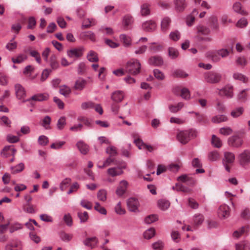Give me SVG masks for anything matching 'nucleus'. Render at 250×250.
<instances>
[{
  "label": "nucleus",
  "instance_id": "obj_1",
  "mask_svg": "<svg viewBox=\"0 0 250 250\" xmlns=\"http://www.w3.org/2000/svg\"><path fill=\"white\" fill-rule=\"evenodd\" d=\"M141 65L136 59H132L128 61L125 66L126 72L133 75H136L140 72Z\"/></svg>",
  "mask_w": 250,
  "mask_h": 250
},
{
  "label": "nucleus",
  "instance_id": "obj_2",
  "mask_svg": "<svg viewBox=\"0 0 250 250\" xmlns=\"http://www.w3.org/2000/svg\"><path fill=\"white\" fill-rule=\"evenodd\" d=\"M206 82L209 83H217L222 79V75L216 71H211L206 73L204 75Z\"/></svg>",
  "mask_w": 250,
  "mask_h": 250
},
{
  "label": "nucleus",
  "instance_id": "obj_3",
  "mask_svg": "<svg viewBox=\"0 0 250 250\" xmlns=\"http://www.w3.org/2000/svg\"><path fill=\"white\" fill-rule=\"evenodd\" d=\"M210 32L209 28L207 26L200 25L197 27V33L198 34V40L209 42L212 41V38L209 36L205 37H200L202 35H208Z\"/></svg>",
  "mask_w": 250,
  "mask_h": 250
},
{
  "label": "nucleus",
  "instance_id": "obj_4",
  "mask_svg": "<svg viewBox=\"0 0 250 250\" xmlns=\"http://www.w3.org/2000/svg\"><path fill=\"white\" fill-rule=\"evenodd\" d=\"M218 94L220 96H225L226 98L231 99L234 96L233 86L228 84L222 88L219 89Z\"/></svg>",
  "mask_w": 250,
  "mask_h": 250
},
{
  "label": "nucleus",
  "instance_id": "obj_5",
  "mask_svg": "<svg viewBox=\"0 0 250 250\" xmlns=\"http://www.w3.org/2000/svg\"><path fill=\"white\" fill-rule=\"evenodd\" d=\"M238 159L240 164L245 166L250 163V151L245 150L238 156Z\"/></svg>",
  "mask_w": 250,
  "mask_h": 250
},
{
  "label": "nucleus",
  "instance_id": "obj_6",
  "mask_svg": "<svg viewBox=\"0 0 250 250\" xmlns=\"http://www.w3.org/2000/svg\"><path fill=\"white\" fill-rule=\"evenodd\" d=\"M126 165L124 164L121 166L109 168L107 170V174L111 177H115L123 173V169L125 168Z\"/></svg>",
  "mask_w": 250,
  "mask_h": 250
},
{
  "label": "nucleus",
  "instance_id": "obj_7",
  "mask_svg": "<svg viewBox=\"0 0 250 250\" xmlns=\"http://www.w3.org/2000/svg\"><path fill=\"white\" fill-rule=\"evenodd\" d=\"M23 245L19 240H13L7 243L5 247V250H22Z\"/></svg>",
  "mask_w": 250,
  "mask_h": 250
},
{
  "label": "nucleus",
  "instance_id": "obj_8",
  "mask_svg": "<svg viewBox=\"0 0 250 250\" xmlns=\"http://www.w3.org/2000/svg\"><path fill=\"white\" fill-rule=\"evenodd\" d=\"M84 50V48L83 46H80L78 48H74L68 50L67 51V54L69 58H77L83 56Z\"/></svg>",
  "mask_w": 250,
  "mask_h": 250
},
{
  "label": "nucleus",
  "instance_id": "obj_9",
  "mask_svg": "<svg viewBox=\"0 0 250 250\" xmlns=\"http://www.w3.org/2000/svg\"><path fill=\"white\" fill-rule=\"evenodd\" d=\"M218 214L220 217L228 218L230 215L229 207L226 204L221 205L218 210Z\"/></svg>",
  "mask_w": 250,
  "mask_h": 250
},
{
  "label": "nucleus",
  "instance_id": "obj_10",
  "mask_svg": "<svg viewBox=\"0 0 250 250\" xmlns=\"http://www.w3.org/2000/svg\"><path fill=\"white\" fill-rule=\"evenodd\" d=\"M243 140L238 136L235 135L229 138L228 140L229 145L235 147H239L243 144Z\"/></svg>",
  "mask_w": 250,
  "mask_h": 250
},
{
  "label": "nucleus",
  "instance_id": "obj_11",
  "mask_svg": "<svg viewBox=\"0 0 250 250\" xmlns=\"http://www.w3.org/2000/svg\"><path fill=\"white\" fill-rule=\"evenodd\" d=\"M128 185V183L126 180L121 181L116 190V194L119 196L123 195L126 192Z\"/></svg>",
  "mask_w": 250,
  "mask_h": 250
},
{
  "label": "nucleus",
  "instance_id": "obj_12",
  "mask_svg": "<svg viewBox=\"0 0 250 250\" xmlns=\"http://www.w3.org/2000/svg\"><path fill=\"white\" fill-rule=\"evenodd\" d=\"M156 23L153 20L146 21L142 24L143 29L146 32H153L156 29Z\"/></svg>",
  "mask_w": 250,
  "mask_h": 250
},
{
  "label": "nucleus",
  "instance_id": "obj_13",
  "mask_svg": "<svg viewBox=\"0 0 250 250\" xmlns=\"http://www.w3.org/2000/svg\"><path fill=\"white\" fill-rule=\"evenodd\" d=\"M127 205L130 211L135 212L138 210L139 203L137 199L135 198H130L127 200Z\"/></svg>",
  "mask_w": 250,
  "mask_h": 250
},
{
  "label": "nucleus",
  "instance_id": "obj_14",
  "mask_svg": "<svg viewBox=\"0 0 250 250\" xmlns=\"http://www.w3.org/2000/svg\"><path fill=\"white\" fill-rule=\"evenodd\" d=\"M206 56L213 62H218L221 60L217 50L208 51Z\"/></svg>",
  "mask_w": 250,
  "mask_h": 250
},
{
  "label": "nucleus",
  "instance_id": "obj_15",
  "mask_svg": "<svg viewBox=\"0 0 250 250\" xmlns=\"http://www.w3.org/2000/svg\"><path fill=\"white\" fill-rule=\"evenodd\" d=\"M15 93L17 98L23 99L26 96V92L23 87L20 84L17 83L15 85Z\"/></svg>",
  "mask_w": 250,
  "mask_h": 250
},
{
  "label": "nucleus",
  "instance_id": "obj_16",
  "mask_svg": "<svg viewBox=\"0 0 250 250\" xmlns=\"http://www.w3.org/2000/svg\"><path fill=\"white\" fill-rule=\"evenodd\" d=\"M188 133L186 130L180 131L177 135L178 140L182 144H187L190 140Z\"/></svg>",
  "mask_w": 250,
  "mask_h": 250
},
{
  "label": "nucleus",
  "instance_id": "obj_17",
  "mask_svg": "<svg viewBox=\"0 0 250 250\" xmlns=\"http://www.w3.org/2000/svg\"><path fill=\"white\" fill-rule=\"evenodd\" d=\"M173 2L175 10L179 12L184 11L187 5L186 0H174Z\"/></svg>",
  "mask_w": 250,
  "mask_h": 250
},
{
  "label": "nucleus",
  "instance_id": "obj_18",
  "mask_svg": "<svg viewBox=\"0 0 250 250\" xmlns=\"http://www.w3.org/2000/svg\"><path fill=\"white\" fill-rule=\"evenodd\" d=\"M249 91V89H245L240 91L237 95L238 99L243 102H246L250 96Z\"/></svg>",
  "mask_w": 250,
  "mask_h": 250
},
{
  "label": "nucleus",
  "instance_id": "obj_19",
  "mask_svg": "<svg viewBox=\"0 0 250 250\" xmlns=\"http://www.w3.org/2000/svg\"><path fill=\"white\" fill-rule=\"evenodd\" d=\"M148 63L150 65L159 66L163 64V60L160 56H155L149 59Z\"/></svg>",
  "mask_w": 250,
  "mask_h": 250
},
{
  "label": "nucleus",
  "instance_id": "obj_20",
  "mask_svg": "<svg viewBox=\"0 0 250 250\" xmlns=\"http://www.w3.org/2000/svg\"><path fill=\"white\" fill-rule=\"evenodd\" d=\"M178 91H180V96L185 100H188L190 99V94L189 90L187 88H183L181 89L175 88L174 92L178 94Z\"/></svg>",
  "mask_w": 250,
  "mask_h": 250
},
{
  "label": "nucleus",
  "instance_id": "obj_21",
  "mask_svg": "<svg viewBox=\"0 0 250 250\" xmlns=\"http://www.w3.org/2000/svg\"><path fill=\"white\" fill-rule=\"evenodd\" d=\"M87 84V81L82 78H79L75 82L74 88L77 90H82Z\"/></svg>",
  "mask_w": 250,
  "mask_h": 250
},
{
  "label": "nucleus",
  "instance_id": "obj_22",
  "mask_svg": "<svg viewBox=\"0 0 250 250\" xmlns=\"http://www.w3.org/2000/svg\"><path fill=\"white\" fill-rule=\"evenodd\" d=\"M134 20L132 16L130 15H125L123 19L122 24L125 30H127L128 27L131 25Z\"/></svg>",
  "mask_w": 250,
  "mask_h": 250
},
{
  "label": "nucleus",
  "instance_id": "obj_23",
  "mask_svg": "<svg viewBox=\"0 0 250 250\" xmlns=\"http://www.w3.org/2000/svg\"><path fill=\"white\" fill-rule=\"evenodd\" d=\"M111 98L116 103H120L124 98V92L120 90L115 91L112 94Z\"/></svg>",
  "mask_w": 250,
  "mask_h": 250
},
{
  "label": "nucleus",
  "instance_id": "obj_24",
  "mask_svg": "<svg viewBox=\"0 0 250 250\" xmlns=\"http://www.w3.org/2000/svg\"><path fill=\"white\" fill-rule=\"evenodd\" d=\"M235 160V155L230 152H225L224 153V158L223 160V164L233 163Z\"/></svg>",
  "mask_w": 250,
  "mask_h": 250
},
{
  "label": "nucleus",
  "instance_id": "obj_25",
  "mask_svg": "<svg viewBox=\"0 0 250 250\" xmlns=\"http://www.w3.org/2000/svg\"><path fill=\"white\" fill-rule=\"evenodd\" d=\"M83 243L85 246L89 247L92 249L97 245L98 240L96 237L87 238L83 241Z\"/></svg>",
  "mask_w": 250,
  "mask_h": 250
},
{
  "label": "nucleus",
  "instance_id": "obj_26",
  "mask_svg": "<svg viewBox=\"0 0 250 250\" xmlns=\"http://www.w3.org/2000/svg\"><path fill=\"white\" fill-rule=\"evenodd\" d=\"M16 150L14 147V146H5L3 149L2 154L6 157L9 156H13L15 155Z\"/></svg>",
  "mask_w": 250,
  "mask_h": 250
},
{
  "label": "nucleus",
  "instance_id": "obj_27",
  "mask_svg": "<svg viewBox=\"0 0 250 250\" xmlns=\"http://www.w3.org/2000/svg\"><path fill=\"white\" fill-rule=\"evenodd\" d=\"M140 14L142 16H147L150 14V5L144 3L140 6Z\"/></svg>",
  "mask_w": 250,
  "mask_h": 250
},
{
  "label": "nucleus",
  "instance_id": "obj_28",
  "mask_svg": "<svg viewBox=\"0 0 250 250\" xmlns=\"http://www.w3.org/2000/svg\"><path fill=\"white\" fill-rule=\"evenodd\" d=\"M27 59V55L26 53H21L16 56L12 58V62L14 63H21Z\"/></svg>",
  "mask_w": 250,
  "mask_h": 250
},
{
  "label": "nucleus",
  "instance_id": "obj_29",
  "mask_svg": "<svg viewBox=\"0 0 250 250\" xmlns=\"http://www.w3.org/2000/svg\"><path fill=\"white\" fill-rule=\"evenodd\" d=\"M171 23V20L169 17H166L164 18L161 23V28L163 32H167L169 28Z\"/></svg>",
  "mask_w": 250,
  "mask_h": 250
},
{
  "label": "nucleus",
  "instance_id": "obj_30",
  "mask_svg": "<svg viewBox=\"0 0 250 250\" xmlns=\"http://www.w3.org/2000/svg\"><path fill=\"white\" fill-rule=\"evenodd\" d=\"M77 148L81 153L86 154L89 151V147L83 141H79L76 144Z\"/></svg>",
  "mask_w": 250,
  "mask_h": 250
},
{
  "label": "nucleus",
  "instance_id": "obj_31",
  "mask_svg": "<svg viewBox=\"0 0 250 250\" xmlns=\"http://www.w3.org/2000/svg\"><path fill=\"white\" fill-rule=\"evenodd\" d=\"M97 24V21L94 18H87L83 20L82 24V28H88Z\"/></svg>",
  "mask_w": 250,
  "mask_h": 250
},
{
  "label": "nucleus",
  "instance_id": "obj_32",
  "mask_svg": "<svg viewBox=\"0 0 250 250\" xmlns=\"http://www.w3.org/2000/svg\"><path fill=\"white\" fill-rule=\"evenodd\" d=\"M120 39L125 47H129L131 46L132 40L130 37L123 34L120 35Z\"/></svg>",
  "mask_w": 250,
  "mask_h": 250
},
{
  "label": "nucleus",
  "instance_id": "obj_33",
  "mask_svg": "<svg viewBox=\"0 0 250 250\" xmlns=\"http://www.w3.org/2000/svg\"><path fill=\"white\" fill-rule=\"evenodd\" d=\"M114 161V158L109 156L103 163L101 162H98L97 167L100 168H104L111 165Z\"/></svg>",
  "mask_w": 250,
  "mask_h": 250
},
{
  "label": "nucleus",
  "instance_id": "obj_34",
  "mask_svg": "<svg viewBox=\"0 0 250 250\" xmlns=\"http://www.w3.org/2000/svg\"><path fill=\"white\" fill-rule=\"evenodd\" d=\"M133 138H134V143L136 145V146L138 147L139 149H143L144 146L146 144H145L143 141L139 138H137L138 137L139 135L137 133H133L132 134Z\"/></svg>",
  "mask_w": 250,
  "mask_h": 250
},
{
  "label": "nucleus",
  "instance_id": "obj_35",
  "mask_svg": "<svg viewBox=\"0 0 250 250\" xmlns=\"http://www.w3.org/2000/svg\"><path fill=\"white\" fill-rule=\"evenodd\" d=\"M157 204L159 208L162 210H167L170 206L169 201L165 199H161L159 200L158 201Z\"/></svg>",
  "mask_w": 250,
  "mask_h": 250
},
{
  "label": "nucleus",
  "instance_id": "obj_36",
  "mask_svg": "<svg viewBox=\"0 0 250 250\" xmlns=\"http://www.w3.org/2000/svg\"><path fill=\"white\" fill-rule=\"evenodd\" d=\"M244 111L243 107H238L233 109L230 113V115L234 118H238L242 115Z\"/></svg>",
  "mask_w": 250,
  "mask_h": 250
},
{
  "label": "nucleus",
  "instance_id": "obj_37",
  "mask_svg": "<svg viewBox=\"0 0 250 250\" xmlns=\"http://www.w3.org/2000/svg\"><path fill=\"white\" fill-rule=\"evenodd\" d=\"M50 66L53 70H56L59 67V63L57 61V57L55 55H52L50 57Z\"/></svg>",
  "mask_w": 250,
  "mask_h": 250
},
{
  "label": "nucleus",
  "instance_id": "obj_38",
  "mask_svg": "<svg viewBox=\"0 0 250 250\" xmlns=\"http://www.w3.org/2000/svg\"><path fill=\"white\" fill-rule=\"evenodd\" d=\"M184 106L182 102L178 103L176 105H170L168 107L169 110L172 113H176L180 111Z\"/></svg>",
  "mask_w": 250,
  "mask_h": 250
},
{
  "label": "nucleus",
  "instance_id": "obj_39",
  "mask_svg": "<svg viewBox=\"0 0 250 250\" xmlns=\"http://www.w3.org/2000/svg\"><path fill=\"white\" fill-rule=\"evenodd\" d=\"M234 11L243 15H247L248 12L242 9L241 4L240 2H236L233 5Z\"/></svg>",
  "mask_w": 250,
  "mask_h": 250
},
{
  "label": "nucleus",
  "instance_id": "obj_40",
  "mask_svg": "<svg viewBox=\"0 0 250 250\" xmlns=\"http://www.w3.org/2000/svg\"><path fill=\"white\" fill-rule=\"evenodd\" d=\"M71 92V89L66 85H61L60 87V93L65 97L69 96Z\"/></svg>",
  "mask_w": 250,
  "mask_h": 250
},
{
  "label": "nucleus",
  "instance_id": "obj_41",
  "mask_svg": "<svg viewBox=\"0 0 250 250\" xmlns=\"http://www.w3.org/2000/svg\"><path fill=\"white\" fill-rule=\"evenodd\" d=\"M49 95L47 94H38L31 97L32 100L37 101H42L48 99Z\"/></svg>",
  "mask_w": 250,
  "mask_h": 250
},
{
  "label": "nucleus",
  "instance_id": "obj_42",
  "mask_svg": "<svg viewBox=\"0 0 250 250\" xmlns=\"http://www.w3.org/2000/svg\"><path fill=\"white\" fill-rule=\"evenodd\" d=\"M228 120V118L224 115H218L212 118L211 121L214 123H220L226 122Z\"/></svg>",
  "mask_w": 250,
  "mask_h": 250
},
{
  "label": "nucleus",
  "instance_id": "obj_43",
  "mask_svg": "<svg viewBox=\"0 0 250 250\" xmlns=\"http://www.w3.org/2000/svg\"><path fill=\"white\" fill-rule=\"evenodd\" d=\"M87 59L91 62H96L99 60L97 53L93 50L89 51L87 55Z\"/></svg>",
  "mask_w": 250,
  "mask_h": 250
},
{
  "label": "nucleus",
  "instance_id": "obj_44",
  "mask_svg": "<svg viewBox=\"0 0 250 250\" xmlns=\"http://www.w3.org/2000/svg\"><path fill=\"white\" fill-rule=\"evenodd\" d=\"M97 195L98 200L102 202H105L107 199V191L104 189H100L97 192Z\"/></svg>",
  "mask_w": 250,
  "mask_h": 250
},
{
  "label": "nucleus",
  "instance_id": "obj_45",
  "mask_svg": "<svg viewBox=\"0 0 250 250\" xmlns=\"http://www.w3.org/2000/svg\"><path fill=\"white\" fill-rule=\"evenodd\" d=\"M155 234V230L154 228H150L146 230L144 233V237L146 239L152 238Z\"/></svg>",
  "mask_w": 250,
  "mask_h": 250
},
{
  "label": "nucleus",
  "instance_id": "obj_46",
  "mask_svg": "<svg viewBox=\"0 0 250 250\" xmlns=\"http://www.w3.org/2000/svg\"><path fill=\"white\" fill-rule=\"evenodd\" d=\"M51 118L48 116H46L42 120V125L45 129H50V123H51Z\"/></svg>",
  "mask_w": 250,
  "mask_h": 250
},
{
  "label": "nucleus",
  "instance_id": "obj_47",
  "mask_svg": "<svg viewBox=\"0 0 250 250\" xmlns=\"http://www.w3.org/2000/svg\"><path fill=\"white\" fill-rule=\"evenodd\" d=\"M204 217L201 214H196L194 216L193 222L195 226L200 225L204 221Z\"/></svg>",
  "mask_w": 250,
  "mask_h": 250
},
{
  "label": "nucleus",
  "instance_id": "obj_48",
  "mask_svg": "<svg viewBox=\"0 0 250 250\" xmlns=\"http://www.w3.org/2000/svg\"><path fill=\"white\" fill-rule=\"evenodd\" d=\"M66 125V118L63 116L61 117L57 121V127L58 129L60 130L63 129Z\"/></svg>",
  "mask_w": 250,
  "mask_h": 250
},
{
  "label": "nucleus",
  "instance_id": "obj_49",
  "mask_svg": "<svg viewBox=\"0 0 250 250\" xmlns=\"http://www.w3.org/2000/svg\"><path fill=\"white\" fill-rule=\"evenodd\" d=\"M24 168V165L23 163H21L15 167H11L12 172L13 174L20 172L22 171Z\"/></svg>",
  "mask_w": 250,
  "mask_h": 250
},
{
  "label": "nucleus",
  "instance_id": "obj_50",
  "mask_svg": "<svg viewBox=\"0 0 250 250\" xmlns=\"http://www.w3.org/2000/svg\"><path fill=\"white\" fill-rule=\"evenodd\" d=\"M236 250H250V244L244 242L236 244Z\"/></svg>",
  "mask_w": 250,
  "mask_h": 250
},
{
  "label": "nucleus",
  "instance_id": "obj_51",
  "mask_svg": "<svg viewBox=\"0 0 250 250\" xmlns=\"http://www.w3.org/2000/svg\"><path fill=\"white\" fill-rule=\"evenodd\" d=\"M209 21H210V26L214 30H217L219 28L218 20L216 17L211 16L210 17Z\"/></svg>",
  "mask_w": 250,
  "mask_h": 250
},
{
  "label": "nucleus",
  "instance_id": "obj_52",
  "mask_svg": "<svg viewBox=\"0 0 250 250\" xmlns=\"http://www.w3.org/2000/svg\"><path fill=\"white\" fill-rule=\"evenodd\" d=\"M211 143L214 147L217 148L220 147L222 145L221 140L214 135L212 136Z\"/></svg>",
  "mask_w": 250,
  "mask_h": 250
},
{
  "label": "nucleus",
  "instance_id": "obj_53",
  "mask_svg": "<svg viewBox=\"0 0 250 250\" xmlns=\"http://www.w3.org/2000/svg\"><path fill=\"white\" fill-rule=\"evenodd\" d=\"M94 209L101 214L106 215L107 211L106 209L102 207L98 202L95 203Z\"/></svg>",
  "mask_w": 250,
  "mask_h": 250
},
{
  "label": "nucleus",
  "instance_id": "obj_54",
  "mask_svg": "<svg viewBox=\"0 0 250 250\" xmlns=\"http://www.w3.org/2000/svg\"><path fill=\"white\" fill-rule=\"evenodd\" d=\"M233 78L235 80H239L243 83H246L248 80L245 75L238 72L234 73L233 75Z\"/></svg>",
  "mask_w": 250,
  "mask_h": 250
},
{
  "label": "nucleus",
  "instance_id": "obj_55",
  "mask_svg": "<svg viewBox=\"0 0 250 250\" xmlns=\"http://www.w3.org/2000/svg\"><path fill=\"white\" fill-rule=\"evenodd\" d=\"M23 228V225L19 223H15L11 225L9 231L11 233Z\"/></svg>",
  "mask_w": 250,
  "mask_h": 250
},
{
  "label": "nucleus",
  "instance_id": "obj_56",
  "mask_svg": "<svg viewBox=\"0 0 250 250\" xmlns=\"http://www.w3.org/2000/svg\"><path fill=\"white\" fill-rule=\"evenodd\" d=\"M71 181L70 178H65L63 179L60 185V188L62 191H64L65 188L68 187Z\"/></svg>",
  "mask_w": 250,
  "mask_h": 250
},
{
  "label": "nucleus",
  "instance_id": "obj_57",
  "mask_svg": "<svg viewBox=\"0 0 250 250\" xmlns=\"http://www.w3.org/2000/svg\"><path fill=\"white\" fill-rule=\"evenodd\" d=\"M158 219V216L156 214H152L148 215L146 217L145 222L146 224H150L157 221Z\"/></svg>",
  "mask_w": 250,
  "mask_h": 250
},
{
  "label": "nucleus",
  "instance_id": "obj_58",
  "mask_svg": "<svg viewBox=\"0 0 250 250\" xmlns=\"http://www.w3.org/2000/svg\"><path fill=\"white\" fill-rule=\"evenodd\" d=\"M220 58H226L229 55V51L226 48L217 50Z\"/></svg>",
  "mask_w": 250,
  "mask_h": 250
},
{
  "label": "nucleus",
  "instance_id": "obj_59",
  "mask_svg": "<svg viewBox=\"0 0 250 250\" xmlns=\"http://www.w3.org/2000/svg\"><path fill=\"white\" fill-rule=\"evenodd\" d=\"M208 158L209 161H215L219 158V154L216 151L210 152L208 154Z\"/></svg>",
  "mask_w": 250,
  "mask_h": 250
},
{
  "label": "nucleus",
  "instance_id": "obj_60",
  "mask_svg": "<svg viewBox=\"0 0 250 250\" xmlns=\"http://www.w3.org/2000/svg\"><path fill=\"white\" fill-rule=\"evenodd\" d=\"M173 75L178 78H184L187 77L188 75L182 70H176L173 72Z\"/></svg>",
  "mask_w": 250,
  "mask_h": 250
},
{
  "label": "nucleus",
  "instance_id": "obj_61",
  "mask_svg": "<svg viewBox=\"0 0 250 250\" xmlns=\"http://www.w3.org/2000/svg\"><path fill=\"white\" fill-rule=\"evenodd\" d=\"M11 124V122L7 117L3 116L0 118V125L9 127Z\"/></svg>",
  "mask_w": 250,
  "mask_h": 250
},
{
  "label": "nucleus",
  "instance_id": "obj_62",
  "mask_svg": "<svg viewBox=\"0 0 250 250\" xmlns=\"http://www.w3.org/2000/svg\"><path fill=\"white\" fill-rule=\"evenodd\" d=\"M60 237L63 241L69 242L72 239L73 234L63 232L61 233Z\"/></svg>",
  "mask_w": 250,
  "mask_h": 250
},
{
  "label": "nucleus",
  "instance_id": "obj_63",
  "mask_svg": "<svg viewBox=\"0 0 250 250\" xmlns=\"http://www.w3.org/2000/svg\"><path fill=\"white\" fill-rule=\"evenodd\" d=\"M17 47V42L13 39L6 45V48L9 51H12Z\"/></svg>",
  "mask_w": 250,
  "mask_h": 250
},
{
  "label": "nucleus",
  "instance_id": "obj_64",
  "mask_svg": "<svg viewBox=\"0 0 250 250\" xmlns=\"http://www.w3.org/2000/svg\"><path fill=\"white\" fill-rule=\"evenodd\" d=\"M164 247V243L159 240L152 244V247L154 250H162Z\"/></svg>",
  "mask_w": 250,
  "mask_h": 250
}]
</instances>
